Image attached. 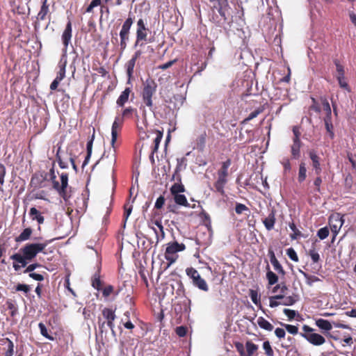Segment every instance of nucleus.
<instances>
[{
    "instance_id": "nucleus-1",
    "label": "nucleus",
    "mask_w": 356,
    "mask_h": 356,
    "mask_svg": "<svg viewBox=\"0 0 356 356\" xmlns=\"http://www.w3.org/2000/svg\"><path fill=\"white\" fill-rule=\"evenodd\" d=\"M53 241L54 239L41 243H26L21 248L17 253L10 256V259L14 261L13 267L15 270L18 271L21 268L26 267L29 262L36 257L38 253L43 252L47 245Z\"/></svg>"
},
{
    "instance_id": "nucleus-2",
    "label": "nucleus",
    "mask_w": 356,
    "mask_h": 356,
    "mask_svg": "<svg viewBox=\"0 0 356 356\" xmlns=\"http://www.w3.org/2000/svg\"><path fill=\"white\" fill-rule=\"evenodd\" d=\"M72 36V22L69 20L66 24L65 29L62 34L61 40L63 44L61 58L58 63L59 71L57 73L56 79L62 81L65 76V67L67 65V51L68 45L71 42Z\"/></svg>"
},
{
    "instance_id": "nucleus-3",
    "label": "nucleus",
    "mask_w": 356,
    "mask_h": 356,
    "mask_svg": "<svg viewBox=\"0 0 356 356\" xmlns=\"http://www.w3.org/2000/svg\"><path fill=\"white\" fill-rule=\"evenodd\" d=\"M134 115H135L136 117H138L137 109L131 106H129L122 111V117L116 116L115 118V120L112 124L111 128V145L113 149L115 148L114 145L118 137V130L121 129L124 119L131 118Z\"/></svg>"
},
{
    "instance_id": "nucleus-4",
    "label": "nucleus",
    "mask_w": 356,
    "mask_h": 356,
    "mask_svg": "<svg viewBox=\"0 0 356 356\" xmlns=\"http://www.w3.org/2000/svg\"><path fill=\"white\" fill-rule=\"evenodd\" d=\"M157 84L152 79H147L143 83V88L141 92L142 100L144 104L147 106L150 111L154 113L155 107L153 105L152 97L156 91Z\"/></svg>"
},
{
    "instance_id": "nucleus-5",
    "label": "nucleus",
    "mask_w": 356,
    "mask_h": 356,
    "mask_svg": "<svg viewBox=\"0 0 356 356\" xmlns=\"http://www.w3.org/2000/svg\"><path fill=\"white\" fill-rule=\"evenodd\" d=\"M231 159H227L225 161L222 163L221 168L218 170L217 172L218 179L214 183V187L216 188V191L220 193L222 195H225L224 188L228 181V168L231 165Z\"/></svg>"
},
{
    "instance_id": "nucleus-6",
    "label": "nucleus",
    "mask_w": 356,
    "mask_h": 356,
    "mask_svg": "<svg viewBox=\"0 0 356 356\" xmlns=\"http://www.w3.org/2000/svg\"><path fill=\"white\" fill-rule=\"evenodd\" d=\"M302 330L303 332H300V335L313 346H319L325 342V337L320 334L314 332V329L309 325H304L302 327Z\"/></svg>"
},
{
    "instance_id": "nucleus-7",
    "label": "nucleus",
    "mask_w": 356,
    "mask_h": 356,
    "mask_svg": "<svg viewBox=\"0 0 356 356\" xmlns=\"http://www.w3.org/2000/svg\"><path fill=\"white\" fill-rule=\"evenodd\" d=\"M60 185L58 181L54 182L53 188L58 193L59 195L67 202L72 196L71 187L68 189V175L67 173L63 172L60 175Z\"/></svg>"
},
{
    "instance_id": "nucleus-8",
    "label": "nucleus",
    "mask_w": 356,
    "mask_h": 356,
    "mask_svg": "<svg viewBox=\"0 0 356 356\" xmlns=\"http://www.w3.org/2000/svg\"><path fill=\"white\" fill-rule=\"evenodd\" d=\"M147 30L148 29L146 28L144 20L143 19H139L137 22L136 40L134 44L135 47L138 45L143 46V42L140 44V42L143 41H148L149 42H153V40L151 38L147 40Z\"/></svg>"
},
{
    "instance_id": "nucleus-9",
    "label": "nucleus",
    "mask_w": 356,
    "mask_h": 356,
    "mask_svg": "<svg viewBox=\"0 0 356 356\" xmlns=\"http://www.w3.org/2000/svg\"><path fill=\"white\" fill-rule=\"evenodd\" d=\"M184 159H177V165L175 169V172L172 176L173 179H176L177 181V183L174 184L171 188H170V193L172 195L179 194L180 193H183L185 191L184 186L181 183V175H179V167H180V162L182 161Z\"/></svg>"
},
{
    "instance_id": "nucleus-10",
    "label": "nucleus",
    "mask_w": 356,
    "mask_h": 356,
    "mask_svg": "<svg viewBox=\"0 0 356 356\" xmlns=\"http://www.w3.org/2000/svg\"><path fill=\"white\" fill-rule=\"evenodd\" d=\"M344 222L343 216L340 213H335L329 218V225L332 232L337 235Z\"/></svg>"
},
{
    "instance_id": "nucleus-11",
    "label": "nucleus",
    "mask_w": 356,
    "mask_h": 356,
    "mask_svg": "<svg viewBox=\"0 0 356 356\" xmlns=\"http://www.w3.org/2000/svg\"><path fill=\"white\" fill-rule=\"evenodd\" d=\"M268 256L270 257V263L273 265L275 270L284 276L286 274V272L282 265L280 264L279 261L277 259L275 252L272 249L268 250Z\"/></svg>"
},
{
    "instance_id": "nucleus-12",
    "label": "nucleus",
    "mask_w": 356,
    "mask_h": 356,
    "mask_svg": "<svg viewBox=\"0 0 356 356\" xmlns=\"http://www.w3.org/2000/svg\"><path fill=\"white\" fill-rule=\"evenodd\" d=\"M134 97V94L132 92L130 87L126 88L120 94L116 101V104L118 107H123L124 104L128 102L130 95Z\"/></svg>"
},
{
    "instance_id": "nucleus-13",
    "label": "nucleus",
    "mask_w": 356,
    "mask_h": 356,
    "mask_svg": "<svg viewBox=\"0 0 356 356\" xmlns=\"http://www.w3.org/2000/svg\"><path fill=\"white\" fill-rule=\"evenodd\" d=\"M309 156L312 161V166L316 175H319L322 171L321 165L320 163V157L317 155L314 150L309 152Z\"/></svg>"
},
{
    "instance_id": "nucleus-14",
    "label": "nucleus",
    "mask_w": 356,
    "mask_h": 356,
    "mask_svg": "<svg viewBox=\"0 0 356 356\" xmlns=\"http://www.w3.org/2000/svg\"><path fill=\"white\" fill-rule=\"evenodd\" d=\"M186 249L184 243H179L177 241L169 243L167 245L165 253L175 254L178 252L183 251Z\"/></svg>"
},
{
    "instance_id": "nucleus-15",
    "label": "nucleus",
    "mask_w": 356,
    "mask_h": 356,
    "mask_svg": "<svg viewBox=\"0 0 356 356\" xmlns=\"http://www.w3.org/2000/svg\"><path fill=\"white\" fill-rule=\"evenodd\" d=\"M29 216L32 220L38 222L39 226L38 229L40 230V225L44 223V218L42 215V213L39 211L35 207H31L29 210Z\"/></svg>"
},
{
    "instance_id": "nucleus-16",
    "label": "nucleus",
    "mask_w": 356,
    "mask_h": 356,
    "mask_svg": "<svg viewBox=\"0 0 356 356\" xmlns=\"http://www.w3.org/2000/svg\"><path fill=\"white\" fill-rule=\"evenodd\" d=\"M315 324L325 334L332 329V323L329 321L323 318L316 319Z\"/></svg>"
},
{
    "instance_id": "nucleus-17",
    "label": "nucleus",
    "mask_w": 356,
    "mask_h": 356,
    "mask_svg": "<svg viewBox=\"0 0 356 356\" xmlns=\"http://www.w3.org/2000/svg\"><path fill=\"white\" fill-rule=\"evenodd\" d=\"M275 220V212L274 210H271L268 217L263 220V223L268 231L273 229Z\"/></svg>"
},
{
    "instance_id": "nucleus-18",
    "label": "nucleus",
    "mask_w": 356,
    "mask_h": 356,
    "mask_svg": "<svg viewBox=\"0 0 356 356\" xmlns=\"http://www.w3.org/2000/svg\"><path fill=\"white\" fill-rule=\"evenodd\" d=\"M95 139V129L93 128V134L87 143L86 145V149H87V154L85 158V160L83 162L82 168H84V167L88 163L91 154H92V144Z\"/></svg>"
},
{
    "instance_id": "nucleus-19",
    "label": "nucleus",
    "mask_w": 356,
    "mask_h": 356,
    "mask_svg": "<svg viewBox=\"0 0 356 356\" xmlns=\"http://www.w3.org/2000/svg\"><path fill=\"white\" fill-rule=\"evenodd\" d=\"M301 140H293L291 145V155L293 159H298L300 156V148L302 146Z\"/></svg>"
},
{
    "instance_id": "nucleus-20",
    "label": "nucleus",
    "mask_w": 356,
    "mask_h": 356,
    "mask_svg": "<svg viewBox=\"0 0 356 356\" xmlns=\"http://www.w3.org/2000/svg\"><path fill=\"white\" fill-rule=\"evenodd\" d=\"M32 233L33 229L31 227H26L18 236L16 237L15 241L19 243L29 240L31 238Z\"/></svg>"
},
{
    "instance_id": "nucleus-21",
    "label": "nucleus",
    "mask_w": 356,
    "mask_h": 356,
    "mask_svg": "<svg viewBox=\"0 0 356 356\" xmlns=\"http://www.w3.org/2000/svg\"><path fill=\"white\" fill-rule=\"evenodd\" d=\"M49 13V5L47 4V0H43L40 10L39 11L37 19L44 20Z\"/></svg>"
},
{
    "instance_id": "nucleus-22",
    "label": "nucleus",
    "mask_w": 356,
    "mask_h": 356,
    "mask_svg": "<svg viewBox=\"0 0 356 356\" xmlns=\"http://www.w3.org/2000/svg\"><path fill=\"white\" fill-rule=\"evenodd\" d=\"M321 104L323 108V110L325 112V117L324 118V120H331L332 119V110L331 107L330 106V104L326 98L321 97Z\"/></svg>"
},
{
    "instance_id": "nucleus-23",
    "label": "nucleus",
    "mask_w": 356,
    "mask_h": 356,
    "mask_svg": "<svg viewBox=\"0 0 356 356\" xmlns=\"http://www.w3.org/2000/svg\"><path fill=\"white\" fill-rule=\"evenodd\" d=\"M193 284L203 291L207 292L209 291L208 284L201 276L197 277V279L193 282Z\"/></svg>"
},
{
    "instance_id": "nucleus-24",
    "label": "nucleus",
    "mask_w": 356,
    "mask_h": 356,
    "mask_svg": "<svg viewBox=\"0 0 356 356\" xmlns=\"http://www.w3.org/2000/svg\"><path fill=\"white\" fill-rule=\"evenodd\" d=\"M257 324L261 328L267 331H272L273 325L266 320L264 317H259L257 318Z\"/></svg>"
},
{
    "instance_id": "nucleus-25",
    "label": "nucleus",
    "mask_w": 356,
    "mask_h": 356,
    "mask_svg": "<svg viewBox=\"0 0 356 356\" xmlns=\"http://www.w3.org/2000/svg\"><path fill=\"white\" fill-rule=\"evenodd\" d=\"M119 35L120 38V49L122 51H123L126 49L127 42L129 40V33L120 31Z\"/></svg>"
},
{
    "instance_id": "nucleus-26",
    "label": "nucleus",
    "mask_w": 356,
    "mask_h": 356,
    "mask_svg": "<svg viewBox=\"0 0 356 356\" xmlns=\"http://www.w3.org/2000/svg\"><path fill=\"white\" fill-rule=\"evenodd\" d=\"M135 60L131 58L127 63H126V68H127V74L128 76V83H130V79L131 76H133L134 73V69L136 65Z\"/></svg>"
},
{
    "instance_id": "nucleus-27",
    "label": "nucleus",
    "mask_w": 356,
    "mask_h": 356,
    "mask_svg": "<svg viewBox=\"0 0 356 356\" xmlns=\"http://www.w3.org/2000/svg\"><path fill=\"white\" fill-rule=\"evenodd\" d=\"M173 197H174V200L176 204L181 205V206H184L186 207H189V204H188V202L186 200V197L184 195L179 193V194L174 195Z\"/></svg>"
},
{
    "instance_id": "nucleus-28",
    "label": "nucleus",
    "mask_w": 356,
    "mask_h": 356,
    "mask_svg": "<svg viewBox=\"0 0 356 356\" xmlns=\"http://www.w3.org/2000/svg\"><path fill=\"white\" fill-rule=\"evenodd\" d=\"M245 348L247 351V353H245L246 356H252L253 354L258 350V346L250 340L246 341Z\"/></svg>"
},
{
    "instance_id": "nucleus-29",
    "label": "nucleus",
    "mask_w": 356,
    "mask_h": 356,
    "mask_svg": "<svg viewBox=\"0 0 356 356\" xmlns=\"http://www.w3.org/2000/svg\"><path fill=\"white\" fill-rule=\"evenodd\" d=\"M249 295L253 303L256 305H258L259 308L262 309V306L260 302V296L259 295L258 292L255 290L250 289Z\"/></svg>"
},
{
    "instance_id": "nucleus-30",
    "label": "nucleus",
    "mask_w": 356,
    "mask_h": 356,
    "mask_svg": "<svg viewBox=\"0 0 356 356\" xmlns=\"http://www.w3.org/2000/svg\"><path fill=\"white\" fill-rule=\"evenodd\" d=\"M307 168L305 167V163H301L299 165V172H298V180L300 183H302L304 181L307 177Z\"/></svg>"
},
{
    "instance_id": "nucleus-31",
    "label": "nucleus",
    "mask_w": 356,
    "mask_h": 356,
    "mask_svg": "<svg viewBox=\"0 0 356 356\" xmlns=\"http://www.w3.org/2000/svg\"><path fill=\"white\" fill-rule=\"evenodd\" d=\"M102 315L106 321H115L116 318L115 312L109 308H104L102 310Z\"/></svg>"
},
{
    "instance_id": "nucleus-32",
    "label": "nucleus",
    "mask_w": 356,
    "mask_h": 356,
    "mask_svg": "<svg viewBox=\"0 0 356 356\" xmlns=\"http://www.w3.org/2000/svg\"><path fill=\"white\" fill-rule=\"evenodd\" d=\"M325 129L329 134V136L331 139H333L335 136L334 132V127L331 120H324Z\"/></svg>"
},
{
    "instance_id": "nucleus-33",
    "label": "nucleus",
    "mask_w": 356,
    "mask_h": 356,
    "mask_svg": "<svg viewBox=\"0 0 356 356\" xmlns=\"http://www.w3.org/2000/svg\"><path fill=\"white\" fill-rule=\"evenodd\" d=\"M297 296H284L281 304L284 306H291L294 305L297 302Z\"/></svg>"
},
{
    "instance_id": "nucleus-34",
    "label": "nucleus",
    "mask_w": 356,
    "mask_h": 356,
    "mask_svg": "<svg viewBox=\"0 0 356 356\" xmlns=\"http://www.w3.org/2000/svg\"><path fill=\"white\" fill-rule=\"evenodd\" d=\"M206 134L203 133L200 136H198L197 138L196 142V146L197 149H198L200 151H203L204 147H205V143H206Z\"/></svg>"
},
{
    "instance_id": "nucleus-35",
    "label": "nucleus",
    "mask_w": 356,
    "mask_h": 356,
    "mask_svg": "<svg viewBox=\"0 0 356 356\" xmlns=\"http://www.w3.org/2000/svg\"><path fill=\"white\" fill-rule=\"evenodd\" d=\"M300 273L305 277L307 284L310 286H312L314 282H316L321 281V280L318 277H316V276L310 275L303 272L302 270H300Z\"/></svg>"
},
{
    "instance_id": "nucleus-36",
    "label": "nucleus",
    "mask_w": 356,
    "mask_h": 356,
    "mask_svg": "<svg viewBox=\"0 0 356 356\" xmlns=\"http://www.w3.org/2000/svg\"><path fill=\"white\" fill-rule=\"evenodd\" d=\"M134 20L130 15L128 18L124 21L122 26L121 31L130 33L131 27L133 24Z\"/></svg>"
},
{
    "instance_id": "nucleus-37",
    "label": "nucleus",
    "mask_w": 356,
    "mask_h": 356,
    "mask_svg": "<svg viewBox=\"0 0 356 356\" xmlns=\"http://www.w3.org/2000/svg\"><path fill=\"white\" fill-rule=\"evenodd\" d=\"M289 226L293 231V233L290 234V237L292 240L297 239L302 236V233L297 229L296 225L293 222L289 223Z\"/></svg>"
},
{
    "instance_id": "nucleus-38",
    "label": "nucleus",
    "mask_w": 356,
    "mask_h": 356,
    "mask_svg": "<svg viewBox=\"0 0 356 356\" xmlns=\"http://www.w3.org/2000/svg\"><path fill=\"white\" fill-rule=\"evenodd\" d=\"M266 278L269 285H273L278 281V276L271 270L267 272Z\"/></svg>"
},
{
    "instance_id": "nucleus-39",
    "label": "nucleus",
    "mask_w": 356,
    "mask_h": 356,
    "mask_svg": "<svg viewBox=\"0 0 356 356\" xmlns=\"http://www.w3.org/2000/svg\"><path fill=\"white\" fill-rule=\"evenodd\" d=\"M38 327H39V329H40V334L44 337L45 338L51 340V341H54L55 339L54 337L51 336L48 333V331H47V329L46 327V326L44 325V323H40L38 324Z\"/></svg>"
},
{
    "instance_id": "nucleus-40",
    "label": "nucleus",
    "mask_w": 356,
    "mask_h": 356,
    "mask_svg": "<svg viewBox=\"0 0 356 356\" xmlns=\"http://www.w3.org/2000/svg\"><path fill=\"white\" fill-rule=\"evenodd\" d=\"M186 275L194 282L197 277L200 276L197 270L192 267L186 269Z\"/></svg>"
},
{
    "instance_id": "nucleus-41",
    "label": "nucleus",
    "mask_w": 356,
    "mask_h": 356,
    "mask_svg": "<svg viewBox=\"0 0 356 356\" xmlns=\"http://www.w3.org/2000/svg\"><path fill=\"white\" fill-rule=\"evenodd\" d=\"M280 325L284 327L286 330L291 334H297L298 333V327L296 325L280 323Z\"/></svg>"
},
{
    "instance_id": "nucleus-42",
    "label": "nucleus",
    "mask_w": 356,
    "mask_h": 356,
    "mask_svg": "<svg viewBox=\"0 0 356 356\" xmlns=\"http://www.w3.org/2000/svg\"><path fill=\"white\" fill-rule=\"evenodd\" d=\"M263 348L265 351V354L267 356H274V351L270 346V343L268 341H265L263 343Z\"/></svg>"
},
{
    "instance_id": "nucleus-43",
    "label": "nucleus",
    "mask_w": 356,
    "mask_h": 356,
    "mask_svg": "<svg viewBox=\"0 0 356 356\" xmlns=\"http://www.w3.org/2000/svg\"><path fill=\"white\" fill-rule=\"evenodd\" d=\"M329 235V229L327 227L321 228L317 232V236L321 240L326 238Z\"/></svg>"
},
{
    "instance_id": "nucleus-44",
    "label": "nucleus",
    "mask_w": 356,
    "mask_h": 356,
    "mask_svg": "<svg viewBox=\"0 0 356 356\" xmlns=\"http://www.w3.org/2000/svg\"><path fill=\"white\" fill-rule=\"evenodd\" d=\"M8 309L10 311V316L14 317L18 313L17 307L12 302L7 301L6 302Z\"/></svg>"
},
{
    "instance_id": "nucleus-45",
    "label": "nucleus",
    "mask_w": 356,
    "mask_h": 356,
    "mask_svg": "<svg viewBox=\"0 0 356 356\" xmlns=\"http://www.w3.org/2000/svg\"><path fill=\"white\" fill-rule=\"evenodd\" d=\"M60 147H58L56 152V159L60 168L66 169L68 168L67 163L63 161L60 156Z\"/></svg>"
},
{
    "instance_id": "nucleus-46",
    "label": "nucleus",
    "mask_w": 356,
    "mask_h": 356,
    "mask_svg": "<svg viewBox=\"0 0 356 356\" xmlns=\"http://www.w3.org/2000/svg\"><path fill=\"white\" fill-rule=\"evenodd\" d=\"M286 254L288 257L293 261H298V257L297 255L296 252L292 248H288L286 250Z\"/></svg>"
},
{
    "instance_id": "nucleus-47",
    "label": "nucleus",
    "mask_w": 356,
    "mask_h": 356,
    "mask_svg": "<svg viewBox=\"0 0 356 356\" xmlns=\"http://www.w3.org/2000/svg\"><path fill=\"white\" fill-rule=\"evenodd\" d=\"M17 291H23L25 294H27L30 290V286L25 284H18L15 288Z\"/></svg>"
},
{
    "instance_id": "nucleus-48",
    "label": "nucleus",
    "mask_w": 356,
    "mask_h": 356,
    "mask_svg": "<svg viewBox=\"0 0 356 356\" xmlns=\"http://www.w3.org/2000/svg\"><path fill=\"white\" fill-rule=\"evenodd\" d=\"M249 211V209L248 207H246L245 204L241 203H236V207H235V211L237 214H241L244 211Z\"/></svg>"
},
{
    "instance_id": "nucleus-49",
    "label": "nucleus",
    "mask_w": 356,
    "mask_h": 356,
    "mask_svg": "<svg viewBox=\"0 0 356 356\" xmlns=\"http://www.w3.org/2000/svg\"><path fill=\"white\" fill-rule=\"evenodd\" d=\"M234 346L241 356H246V354H245V352L244 350V346L242 343L238 342V341L235 342Z\"/></svg>"
},
{
    "instance_id": "nucleus-50",
    "label": "nucleus",
    "mask_w": 356,
    "mask_h": 356,
    "mask_svg": "<svg viewBox=\"0 0 356 356\" xmlns=\"http://www.w3.org/2000/svg\"><path fill=\"white\" fill-rule=\"evenodd\" d=\"M153 224H154L159 229V232L161 233V239H163L165 238V232L163 226L162 225L161 220H156L153 222Z\"/></svg>"
},
{
    "instance_id": "nucleus-51",
    "label": "nucleus",
    "mask_w": 356,
    "mask_h": 356,
    "mask_svg": "<svg viewBox=\"0 0 356 356\" xmlns=\"http://www.w3.org/2000/svg\"><path fill=\"white\" fill-rule=\"evenodd\" d=\"M283 312L288 317L289 321L293 320L297 314V312L295 310H292V309H284L283 310Z\"/></svg>"
},
{
    "instance_id": "nucleus-52",
    "label": "nucleus",
    "mask_w": 356,
    "mask_h": 356,
    "mask_svg": "<svg viewBox=\"0 0 356 356\" xmlns=\"http://www.w3.org/2000/svg\"><path fill=\"white\" fill-rule=\"evenodd\" d=\"M334 63L337 67V76H340L341 78H344V70L343 67L338 62V60H335Z\"/></svg>"
},
{
    "instance_id": "nucleus-53",
    "label": "nucleus",
    "mask_w": 356,
    "mask_h": 356,
    "mask_svg": "<svg viewBox=\"0 0 356 356\" xmlns=\"http://www.w3.org/2000/svg\"><path fill=\"white\" fill-rule=\"evenodd\" d=\"M41 264L39 263H33L31 264H29L26 268L24 270V273H33V271L36 269L37 268L41 267Z\"/></svg>"
},
{
    "instance_id": "nucleus-54",
    "label": "nucleus",
    "mask_w": 356,
    "mask_h": 356,
    "mask_svg": "<svg viewBox=\"0 0 356 356\" xmlns=\"http://www.w3.org/2000/svg\"><path fill=\"white\" fill-rule=\"evenodd\" d=\"M309 256L314 263H317L320 260V255L315 251L314 248L309 250Z\"/></svg>"
},
{
    "instance_id": "nucleus-55",
    "label": "nucleus",
    "mask_w": 356,
    "mask_h": 356,
    "mask_svg": "<svg viewBox=\"0 0 356 356\" xmlns=\"http://www.w3.org/2000/svg\"><path fill=\"white\" fill-rule=\"evenodd\" d=\"M176 334L180 337H183L186 335L187 333V328L184 326H179L176 328Z\"/></svg>"
},
{
    "instance_id": "nucleus-56",
    "label": "nucleus",
    "mask_w": 356,
    "mask_h": 356,
    "mask_svg": "<svg viewBox=\"0 0 356 356\" xmlns=\"http://www.w3.org/2000/svg\"><path fill=\"white\" fill-rule=\"evenodd\" d=\"M262 112V109L261 108H257L256 110H254V111L251 112L249 115L248 116L247 118H245V121H250L254 118H255L256 117H257V115L259 114H260Z\"/></svg>"
},
{
    "instance_id": "nucleus-57",
    "label": "nucleus",
    "mask_w": 356,
    "mask_h": 356,
    "mask_svg": "<svg viewBox=\"0 0 356 356\" xmlns=\"http://www.w3.org/2000/svg\"><path fill=\"white\" fill-rule=\"evenodd\" d=\"M8 350H6V353H5V356H12L13 355V352H14V344H13V342L9 339H8Z\"/></svg>"
},
{
    "instance_id": "nucleus-58",
    "label": "nucleus",
    "mask_w": 356,
    "mask_h": 356,
    "mask_svg": "<svg viewBox=\"0 0 356 356\" xmlns=\"http://www.w3.org/2000/svg\"><path fill=\"white\" fill-rule=\"evenodd\" d=\"M6 173V168L2 164L0 163V184L3 185L4 184V177Z\"/></svg>"
},
{
    "instance_id": "nucleus-59",
    "label": "nucleus",
    "mask_w": 356,
    "mask_h": 356,
    "mask_svg": "<svg viewBox=\"0 0 356 356\" xmlns=\"http://www.w3.org/2000/svg\"><path fill=\"white\" fill-rule=\"evenodd\" d=\"M164 203H165V198L163 196L161 195L157 198V200L155 202L154 207L156 209H161L163 207V206L164 205Z\"/></svg>"
},
{
    "instance_id": "nucleus-60",
    "label": "nucleus",
    "mask_w": 356,
    "mask_h": 356,
    "mask_svg": "<svg viewBox=\"0 0 356 356\" xmlns=\"http://www.w3.org/2000/svg\"><path fill=\"white\" fill-rule=\"evenodd\" d=\"M29 276L36 280V281H43L44 280V276L41 274H38L34 272L29 273Z\"/></svg>"
},
{
    "instance_id": "nucleus-61",
    "label": "nucleus",
    "mask_w": 356,
    "mask_h": 356,
    "mask_svg": "<svg viewBox=\"0 0 356 356\" xmlns=\"http://www.w3.org/2000/svg\"><path fill=\"white\" fill-rule=\"evenodd\" d=\"M275 334L279 339L284 338L286 335L285 330L283 328L277 327L275 330Z\"/></svg>"
},
{
    "instance_id": "nucleus-62",
    "label": "nucleus",
    "mask_w": 356,
    "mask_h": 356,
    "mask_svg": "<svg viewBox=\"0 0 356 356\" xmlns=\"http://www.w3.org/2000/svg\"><path fill=\"white\" fill-rule=\"evenodd\" d=\"M162 138H163V132L161 131H159V130L156 131V137L154 141V145L159 147V144L162 140Z\"/></svg>"
},
{
    "instance_id": "nucleus-63",
    "label": "nucleus",
    "mask_w": 356,
    "mask_h": 356,
    "mask_svg": "<svg viewBox=\"0 0 356 356\" xmlns=\"http://www.w3.org/2000/svg\"><path fill=\"white\" fill-rule=\"evenodd\" d=\"M312 101L313 104L311 105L310 108L312 110H314L316 113H320L321 108H320L319 105L318 104L317 102L316 101V99L312 97Z\"/></svg>"
},
{
    "instance_id": "nucleus-64",
    "label": "nucleus",
    "mask_w": 356,
    "mask_h": 356,
    "mask_svg": "<svg viewBox=\"0 0 356 356\" xmlns=\"http://www.w3.org/2000/svg\"><path fill=\"white\" fill-rule=\"evenodd\" d=\"M113 286H111V285H108V286H106V287L104 289V290H103V291H102L103 296H104V297H108V296H109L111 294V293L113 292Z\"/></svg>"
}]
</instances>
